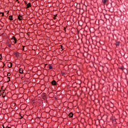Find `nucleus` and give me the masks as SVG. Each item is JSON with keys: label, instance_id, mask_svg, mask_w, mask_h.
Segmentation results:
<instances>
[{"label": "nucleus", "instance_id": "f257e3e1", "mask_svg": "<svg viewBox=\"0 0 128 128\" xmlns=\"http://www.w3.org/2000/svg\"><path fill=\"white\" fill-rule=\"evenodd\" d=\"M77 34H78V37H77V39H78V40H80V30H78V28H77Z\"/></svg>", "mask_w": 128, "mask_h": 128}, {"label": "nucleus", "instance_id": "f03ea898", "mask_svg": "<svg viewBox=\"0 0 128 128\" xmlns=\"http://www.w3.org/2000/svg\"><path fill=\"white\" fill-rule=\"evenodd\" d=\"M12 40H13V42H14V44H16V37L14 36H13L12 37Z\"/></svg>", "mask_w": 128, "mask_h": 128}, {"label": "nucleus", "instance_id": "7ed1b4c3", "mask_svg": "<svg viewBox=\"0 0 128 128\" xmlns=\"http://www.w3.org/2000/svg\"><path fill=\"white\" fill-rule=\"evenodd\" d=\"M52 84L53 86H56V82L54 80H53L52 82Z\"/></svg>", "mask_w": 128, "mask_h": 128}, {"label": "nucleus", "instance_id": "20e7f679", "mask_svg": "<svg viewBox=\"0 0 128 128\" xmlns=\"http://www.w3.org/2000/svg\"><path fill=\"white\" fill-rule=\"evenodd\" d=\"M30 6H32V4L29 2L26 4V8H30Z\"/></svg>", "mask_w": 128, "mask_h": 128}, {"label": "nucleus", "instance_id": "39448f33", "mask_svg": "<svg viewBox=\"0 0 128 128\" xmlns=\"http://www.w3.org/2000/svg\"><path fill=\"white\" fill-rule=\"evenodd\" d=\"M19 72H20L21 74H24V71L22 70V68H20Z\"/></svg>", "mask_w": 128, "mask_h": 128}, {"label": "nucleus", "instance_id": "423d86ee", "mask_svg": "<svg viewBox=\"0 0 128 128\" xmlns=\"http://www.w3.org/2000/svg\"><path fill=\"white\" fill-rule=\"evenodd\" d=\"M16 56H20V53L18 52H14Z\"/></svg>", "mask_w": 128, "mask_h": 128}, {"label": "nucleus", "instance_id": "0eeeda50", "mask_svg": "<svg viewBox=\"0 0 128 128\" xmlns=\"http://www.w3.org/2000/svg\"><path fill=\"white\" fill-rule=\"evenodd\" d=\"M6 92H3L2 93V98H4L6 96Z\"/></svg>", "mask_w": 128, "mask_h": 128}, {"label": "nucleus", "instance_id": "6e6552de", "mask_svg": "<svg viewBox=\"0 0 128 128\" xmlns=\"http://www.w3.org/2000/svg\"><path fill=\"white\" fill-rule=\"evenodd\" d=\"M73 116H74V114L72 112H70L68 114L69 118H72Z\"/></svg>", "mask_w": 128, "mask_h": 128}, {"label": "nucleus", "instance_id": "1a4fd4ad", "mask_svg": "<svg viewBox=\"0 0 128 128\" xmlns=\"http://www.w3.org/2000/svg\"><path fill=\"white\" fill-rule=\"evenodd\" d=\"M18 20H22V16L19 15L18 16Z\"/></svg>", "mask_w": 128, "mask_h": 128}, {"label": "nucleus", "instance_id": "9d476101", "mask_svg": "<svg viewBox=\"0 0 128 128\" xmlns=\"http://www.w3.org/2000/svg\"><path fill=\"white\" fill-rule=\"evenodd\" d=\"M8 68H12V64L10 63L9 64H8Z\"/></svg>", "mask_w": 128, "mask_h": 128}, {"label": "nucleus", "instance_id": "9b49d317", "mask_svg": "<svg viewBox=\"0 0 128 128\" xmlns=\"http://www.w3.org/2000/svg\"><path fill=\"white\" fill-rule=\"evenodd\" d=\"M9 20H13L14 18H12V16H9Z\"/></svg>", "mask_w": 128, "mask_h": 128}, {"label": "nucleus", "instance_id": "f8f14e48", "mask_svg": "<svg viewBox=\"0 0 128 128\" xmlns=\"http://www.w3.org/2000/svg\"><path fill=\"white\" fill-rule=\"evenodd\" d=\"M106 2H108V0H102V2L104 4H106Z\"/></svg>", "mask_w": 128, "mask_h": 128}, {"label": "nucleus", "instance_id": "ddd939ff", "mask_svg": "<svg viewBox=\"0 0 128 128\" xmlns=\"http://www.w3.org/2000/svg\"><path fill=\"white\" fill-rule=\"evenodd\" d=\"M116 46H120V42H116Z\"/></svg>", "mask_w": 128, "mask_h": 128}, {"label": "nucleus", "instance_id": "4468645a", "mask_svg": "<svg viewBox=\"0 0 128 128\" xmlns=\"http://www.w3.org/2000/svg\"><path fill=\"white\" fill-rule=\"evenodd\" d=\"M49 68L50 70H52V67L50 66V64Z\"/></svg>", "mask_w": 128, "mask_h": 128}, {"label": "nucleus", "instance_id": "2eb2a0df", "mask_svg": "<svg viewBox=\"0 0 128 128\" xmlns=\"http://www.w3.org/2000/svg\"><path fill=\"white\" fill-rule=\"evenodd\" d=\"M0 60H2V54H0Z\"/></svg>", "mask_w": 128, "mask_h": 128}, {"label": "nucleus", "instance_id": "dca6fc26", "mask_svg": "<svg viewBox=\"0 0 128 128\" xmlns=\"http://www.w3.org/2000/svg\"><path fill=\"white\" fill-rule=\"evenodd\" d=\"M7 76H10V73H8Z\"/></svg>", "mask_w": 128, "mask_h": 128}, {"label": "nucleus", "instance_id": "f3484780", "mask_svg": "<svg viewBox=\"0 0 128 128\" xmlns=\"http://www.w3.org/2000/svg\"><path fill=\"white\" fill-rule=\"evenodd\" d=\"M8 48H12V45L10 44H8Z\"/></svg>", "mask_w": 128, "mask_h": 128}, {"label": "nucleus", "instance_id": "a211bd4d", "mask_svg": "<svg viewBox=\"0 0 128 128\" xmlns=\"http://www.w3.org/2000/svg\"><path fill=\"white\" fill-rule=\"evenodd\" d=\"M2 14V16H4V12H1Z\"/></svg>", "mask_w": 128, "mask_h": 128}, {"label": "nucleus", "instance_id": "6ab92c4d", "mask_svg": "<svg viewBox=\"0 0 128 128\" xmlns=\"http://www.w3.org/2000/svg\"><path fill=\"white\" fill-rule=\"evenodd\" d=\"M22 47H23V48H22V50H24V46H22Z\"/></svg>", "mask_w": 128, "mask_h": 128}, {"label": "nucleus", "instance_id": "aec40b11", "mask_svg": "<svg viewBox=\"0 0 128 128\" xmlns=\"http://www.w3.org/2000/svg\"><path fill=\"white\" fill-rule=\"evenodd\" d=\"M2 96V90H0V96Z\"/></svg>", "mask_w": 128, "mask_h": 128}, {"label": "nucleus", "instance_id": "412c9836", "mask_svg": "<svg viewBox=\"0 0 128 128\" xmlns=\"http://www.w3.org/2000/svg\"><path fill=\"white\" fill-rule=\"evenodd\" d=\"M1 128H4V124H2V126L0 127Z\"/></svg>", "mask_w": 128, "mask_h": 128}, {"label": "nucleus", "instance_id": "4be33fe9", "mask_svg": "<svg viewBox=\"0 0 128 128\" xmlns=\"http://www.w3.org/2000/svg\"><path fill=\"white\" fill-rule=\"evenodd\" d=\"M3 64H4V66H4H6V64H4V62H3Z\"/></svg>", "mask_w": 128, "mask_h": 128}, {"label": "nucleus", "instance_id": "5701e85b", "mask_svg": "<svg viewBox=\"0 0 128 128\" xmlns=\"http://www.w3.org/2000/svg\"><path fill=\"white\" fill-rule=\"evenodd\" d=\"M62 76H64L65 74L64 73H62Z\"/></svg>", "mask_w": 128, "mask_h": 128}, {"label": "nucleus", "instance_id": "b1692460", "mask_svg": "<svg viewBox=\"0 0 128 128\" xmlns=\"http://www.w3.org/2000/svg\"><path fill=\"white\" fill-rule=\"evenodd\" d=\"M64 32H66V28H64Z\"/></svg>", "mask_w": 128, "mask_h": 128}, {"label": "nucleus", "instance_id": "393cba45", "mask_svg": "<svg viewBox=\"0 0 128 128\" xmlns=\"http://www.w3.org/2000/svg\"><path fill=\"white\" fill-rule=\"evenodd\" d=\"M25 4H28V2H25Z\"/></svg>", "mask_w": 128, "mask_h": 128}, {"label": "nucleus", "instance_id": "a878e982", "mask_svg": "<svg viewBox=\"0 0 128 128\" xmlns=\"http://www.w3.org/2000/svg\"><path fill=\"white\" fill-rule=\"evenodd\" d=\"M54 20H56V17L53 18Z\"/></svg>", "mask_w": 128, "mask_h": 128}, {"label": "nucleus", "instance_id": "bb28decb", "mask_svg": "<svg viewBox=\"0 0 128 128\" xmlns=\"http://www.w3.org/2000/svg\"><path fill=\"white\" fill-rule=\"evenodd\" d=\"M4 90H6V89H4V90H3V92H4Z\"/></svg>", "mask_w": 128, "mask_h": 128}, {"label": "nucleus", "instance_id": "cd10ccee", "mask_svg": "<svg viewBox=\"0 0 128 128\" xmlns=\"http://www.w3.org/2000/svg\"><path fill=\"white\" fill-rule=\"evenodd\" d=\"M4 88V86H2V88Z\"/></svg>", "mask_w": 128, "mask_h": 128}, {"label": "nucleus", "instance_id": "c85d7f7f", "mask_svg": "<svg viewBox=\"0 0 128 128\" xmlns=\"http://www.w3.org/2000/svg\"><path fill=\"white\" fill-rule=\"evenodd\" d=\"M78 24H80V21H78Z\"/></svg>", "mask_w": 128, "mask_h": 128}, {"label": "nucleus", "instance_id": "c756f323", "mask_svg": "<svg viewBox=\"0 0 128 128\" xmlns=\"http://www.w3.org/2000/svg\"><path fill=\"white\" fill-rule=\"evenodd\" d=\"M8 128H10V127H8Z\"/></svg>", "mask_w": 128, "mask_h": 128}, {"label": "nucleus", "instance_id": "7c9ffc66", "mask_svg": "<svg viewBox=\"0 0 128 128\" xmlns=\"http://www.w3.org/2000/svg\"><path fill=\"white\" fill-rule=\"evenodd\" d=\"M8 78H10V77H8Z\"/></svg>", "mask_w": 128, "mask_h": 128}, {"label": "nucleus", "instance_id": "2f4dec72", "mask_svg": "<svg viewBox=\"0 0 128 128\" xmlns=\"http://www.w3.org/2000/svg\"><path fill=\"white\" fill-rule=\"evenodd\" d=\"M7 14H8V13Z\"/></svg>", "mask_w": 128, "mask_h": 128}]
</instances>
